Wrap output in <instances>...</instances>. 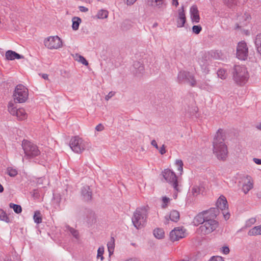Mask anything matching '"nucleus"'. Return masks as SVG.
<instances>
[{"label":"nucleus","instance_id":"1","mask_svg":"<svg viewBox=\"0 0 261 261\" xmlns=\"http://www.w3.org/2000/svg\"><path fill=\"white\" fill-rule=\"evenodd\" d=\"M223 130L219 129L214 137L213 151L218 159L224 161L227 156V147L224 142V139L222 135Z\"/></svg>","mask_w":261,"mask_h":261},{"label":"nucleus","instance_id":"2","mask_svg":"<svg viewBox=\"0 0 261 261\" xmlns=\"http://www.w3.org/2000/svg\"><path fill=\"white\" fill-rule=\"evenodd\" d=\"M148 217V209L146 207L137 208L132 218L133 224L137 229H141L146 224Z\"/></svg>","mask_w":261,"mask_h":261},{"label":"nucleus","instance_id":"3","mask_svg":"<svg viewBox=\"0 0 261 261\" xmlns=\"http://www.w3.org/2000/svg\"><path fill=\"white\" fill-rule=\"evenodd\" d=\"M233 79L238 85H244L249 78V74L244 66L234 65L232 69Z\"/></svg>","mask_w":261,"mask_h":261},{"label":"nucleus","instance_id":"4","mask_svg":"<svg viewBox=\"0 0 261 261\" xmlns=\"http://www.w3.org/2000/svg\"><path fill=\"white\" fill-rule=\"evenodd\" d=\"M28 89L23 85H17L13 92L14 103H23L28 98Z\"/></svg>","mask_w":261,"mask_h":261},{"label":"nucleus","instance_id":"5","mask_svg":"<svg viewBox=\"0 0 261 261\" xmlns=\"http://www.w3.org/2000/svg\"><path fill=\"white\" fill-rule=\"evenodd\" d=\"M22 147L25 156L28 159L34 158L40 154V151L37 146L29 141L24 140L22 142Z\"/></svg>","mask_w":261,"mask_h":261},{"label":"nucleus","instance_id":"6","mask_svg":"<svg viewBox=\"0 0 261 261\" xmlns=\"http://www.w3.org/2000/svg\"><path fill=\"white\" fill-rule=\"evenodd\" d=\"M88 143L79 136L71 138L69 146L73 151L76 153H81L87 147Z\"/></svg>","mask_w":261,"mask_h":261},{"label":"nucleus","instance_id":"7","mask_svg":"<svg viewBox=\"0 0 261 261\" xmlns=\"http://www.w3.org/2000/svg\"><path fill=\"white\" fill-rule=\"evenodd\" d=\"M162 174L165 180L170 184L176 191H180L177 177L174 172L167 168L162 171Z\"/></svg>","mask_w":261,"mask_h":261},{"label":"nucleus","instance_id":"8","mask_svg":"<svg viewBox=\"0 0 261 261\" xmlns=\"http://www.w3.org/2000/svg\"><path fill=\"white\" fill-rule=\"evenodd\" d=\"M218 226V222L213 219H206L205 222L201 225L199 231L201 234H207L214 231Z\"/></svg>","mask_w":261,"mask_h":261},{"label":"nucleus","instance_id":"9","mask_svg":"<svg viewBox=\"0 0 261 261\" xmlns=\"http://www.w3.org/2000/svg\"><path fill=\"white\" fill-rule=\"evenodd\" d=\"M44 44L48 49H57L62 46V41L58 36H49L44 39Z\"/></svg>","mask_w":261,"mask_h":261},{"label":"nucleus","instance_id":"10","mask_svg":"<svg viewBox=\"0 0 261 261\" xmlns=\"http://www.w3.org/2000/svg\"><path fill=\"white\" fill-rule=\"evenodd\" d=\"M8 109L9 113L16 116L19 120H23L27 118V114L23 108H17L13 101H10L8 105Z\"/></svg>","mask_w":261,"mask_h":261},{"label":"nucleus","instance_id":"11","mask_svg":"<svg viewBox=\"0 0 261 261\" xmlns=\"http://www.w3.org/2000/svg\"><path fill=\"white\" fill-rule=\"evenodd\" d=\"M177 79L179 83H189L192 87L195 86L196 84L194 75L190 72L185 71L179 72Z\"/></svg>","mask_w":261,"mask_h":261},{"label":"nucleus","instance_id":"12","mask_svg":"<svg viewBox=\"0 0 261 261\" xmlns=\"http://www.w3.org/2000/svg\"><path fill=\"white\" fill-rule=\"evenodd\" d=\"M248 55V48L246 43L244 41L239 42L237 48V57L241 60H245Z\"/></svg>","mask_w":261,"mask_h":261},{"label":"nucleus","instance_id":"13","mask_svg":"<svg viewBox=\"0 0 261 261\" xmlns=\"http://www.w3.org/2000/svg\"><path fill=\"white\" fill-rule=\"evenodd\" d=\"M216 206L217 207L216 208H218L219 211L220 209L222 211V214L225 220H228L230 217V214L228 212L225 213L224 212L228 209L227 201L226 198L224 196L221 195L218 199L216 202Z\"/></svg>","mask_w":261,"mask_h":261},{"label":"nucleus","instance_id":"14","mask_svg":"<svg viewBox=\"0 0 261 261\" xmlns=\"http://www.w3.org/2000/svg\"><path fill=\"white\" fill-rule=\"evenodd\" d=\"M185 236L184 229L180 227L174 228L170 232V239L171 241L174 242L179 240Z\"/></svg>","mask_w":261,"mask_h":261},{"label":"nucleus","instance_id":"15","mask_svg":"<svg viewBox=\"0 0 261 261\" xmlns=\"http://www.w3.org/2000/svg\"><path fill=\"white\" fill-rule=\"evenodd\" d=\"M210 61V59L206 53H204L201 58L199 59V64L205 73H208L210 71L208 67Z\"/></svg>","mask_w":261,"mask_h":261},{"label":"nucleus","instance_id":"16","mask_svg":"<svg viewBox=\"0 0 261 261\" xmlns=\"http://www.w3.org/2000/svg\"><path fill=\"white\" fill-rule=\"evenodd\" d=\"M81 194L85 201H89L91 200L92 198V191L89 186L86 185L82 188Z\"/></svg>","mask_w":261,"mask_h":261},{"label":"nucleus","instance_id":"17","mask_svg":"<svg viewBox=\"0 0 261 261\" xmlns=\"http://www.w3.org/2000/svg\"><path fill=\"white\" fill-rule=\"evenodd\" d=\"M190 17L193 22L198 23L200 20L199 11L196 5H193L190 10Z\"/></svg>","mask_w":261,"mask_h":261},{"label":"nucleus","instance_id":"18","mask_svg":"<svg viewBox=\"0 0 261 261\" xmlns=\"http://www.w3.org/2000/svg\"><path fill=\"white\" fill-rule=\"evenodd\" d=\"M186 21V18L184 11V6H182L180 9L178 10V16L177 19V27L178 28H181L184 26Z\"/></svg>","mask_w":261,"mask_h":261},{"label":"nucleus","instance_id":"19","mask_svg":"<svg viewBox=\"0 0 261 261\" xmlns=\"http://www.w3.org/2000/svg\"><path fill=\"white\" fill-rule=\"evenodd\" d=\"M134 73L137 76H141L144 71V67L141 62L138 61L134 62L133 64Z\"/></svg>","mask_w":261,"mask_h":261},{"label":"nucleus","instance_id":"20","mask_svg":"<svg viewBox=\"0 0 261 261\" xmlns=\"http://www.w3.org/2000/svg\"><path fill=\"white\" fill-rule=\"evenodd\" d=\"M148 4L153 7L161 10L164 9L166 7L165 0H148Z\"/></svg>","mask_w":261,"mask_h":261},{"label":"nucleus","instance_id":"21","mask_svg":"<svg viewBox=\"0 0 261 261\" xmlns=\"http://www.w3.org/2000/svg\"><path fill=\"white\" fill-rule=\"evenodd\" d=\"M204 213V215L205 217H206V219H213L216 218L217 216L218 215L219 213V211L218 208L212 207L209 210L203 211Z\"/></svg>","mask_w":261,"mask_h":261},{"label":"nucleus","instance_id":"22","mask_svg":"<svg viewBox=\"0 0 261 261\" xmlns=\"http://www.w3.org/2000/svg\"><path fill=\"white\" fill-rule=\"evenodd\" d=\"M5 56L6 59L8 60H14L16 59H20L23 58V56L11 50L7 51L5 54Z\"/></svg>","mask_w":261,"mask_h":261},{"label":"nucleus","instance_id":"23","mask_svg":"<svg viewBox=\"0 0 261 261\" xmlns=\"http://www.w3.org/2000/svg\"><path fill=\"white\" fill-rule=\"evenodd\" d=\"M204 212H202L197 214L194 218L193 222L195 225H198L199 224H203L206 219L204 215Z\"/></svg>","mask_w":261,"mask_h":261},{"label":"nucleus","instance_id":"24","mask_svg":"<svg viewBox=\"0 0 261 261\" xmlns=\"http://www.w3.org/2000/svg\"><path fill=\"white\" fill-rule=\"evenodd\" d=\"M95 221L96 219L94 213L91 210H88L87 211L86 222L89 226H91L94 224L95 222Z\"/></svg>","mask_w":261,"mask_h":261},{"label":"nucleus","instance_id":"25","mask_svg":"<svg viewBox=\"0 0 261 261\" xmlns=\"http://www.w3.org/2000/svg\"><path fill=\"white\" fill-rule=\"evenodd\" d=\"M204 187L201 185H194L191 188V192L193 196H197L204 191Z\"/></svg>","mask_w":261,"mask_h":261},{"label":"nucleus","instance_id":"26","mask_svg":"<svg viewBox=\"0 0 261 261\" xmlns=\"http://www.w3.org/2000/svg\"><path fill=\"white\" fill-rule=\"evenodd\" d=\"M205 53L208 56L210 60L212 59H219L221 58L222 56L221 53L218 50H211Z\"/></svg>","mask_w":261,"mask_h":261},{"label":"nucleus","instance_id":"27","mask_svg":"<svg viewBox=\"0 0 261 261\" xmlns=\"http://www.w3.org/2000/svg\"><path fill=\"white\" fill-rule=\"evenodd\" d=\"M198 86L201 89H203L207 91H211L213 89V86L206 81L201 82L198 84Z\"/></svg>","mask_w":261,"mask_h":261},{"label":"nucleus","instance_id":"28","mask_svg":"<svg viewBox=\"0 0 261 261\" xmlns=\"http://www.w3.org/2000/svg\"><path fill=\"white\" fill-rule=\"evenodd\" d=\"M109 255L113 254L115 248V239L114 237H111L110 240L107 243Z\"/></svg>","mask_w":261,"mask_h":261},{"label":"nucleus","instance_id":"29","mask_svg":"<svg viewBox=\"0 0 261 261\" xmlns=\"http://www.w3.org/2000/svg\"><path fill=\"white\" fill-rule=\"evenodd\" d=\"M248 234L250 236L261 234V225L251 229L248 231Z\"/></svg>","mask_w":261,"mask_h":261},{"label":"nucleus","instance_id":"30","mask_svg":"<svg viewBox=\"0 0 261 261\" xmlns=\"http://www.w3.org/2000/svg\"><path fill=\"white\" fill-rule=\"evenodd\" d=\"M254 42L257 52L261 55V33L256 35Z\"/></svg>","mask_w":261,"mask_h":261},{"label":"nucleus","instance_id":"31","mask_svg":"<svg viewBox=\"0 0 261 261\" xmlns=\"http://www.w3.org/2000/svg\"><path fill=\"white\" fill-rule=\"evenodd\" d=\"M72 28L73 30L76 31L79 28L80 24L81 23L82 20L80 17H74L72 20Z\"/></svg>","mask_w":261,"mask_h":261},{"label":"nucleus","instance_id":"32","mask_svg":"<svg viewBox=\"0 0 261 261\" xmlns=\"http://www.w3.org/2000/svg\"><path fill=\"white\" fill-rule=\"evenodd\" d=\"M253 187V182L249 179L247 183L243 185L242 190L245 194H247Z\"/></svg>","mask_w":261,"mask_h":261},{"label":"nucleus","instance_id":"33","mask_svg":"<svg viewBox=\"0 0 261 261\" xmlns=\"http://www.w3.org/2000/svg\"><path fill=\"white\" fill-rule=\"evenodd\" d=\"M170 219L172 221L177 222L179 219V213L176 210L172 211L170 214Z\"/></svg>","mask_w":261,"mask_h":261},{"label":"nucleus","instance_id":"34","mask_svg":"<svg viewBox=\"0 0 261 261\" xmlns=\"http://www.w3.org/2000/svg\"><path fill=\"white\" fill-rule=\"evenodd\" d=\"M154 237L158 239H161L164 237V231L162 228H156L153 231Z\"/></svg>","mask_w":261,"mask_h":261},{"label":"nucleus","instance_id":"35","mask_svg":"<svg viewBox=\"0 0 261 261\" xmlns=\"http://www.w3.org/2000/svg\"><path fill=\"white\" fill-rule=\"evenodd\" d=\"M66 231L69 232L70 234H71L73 237L75 239H79V232L77 230L70 227L69 226H67L66 227Z\"/></svg>","mask_w":261,"mask_h":261},{"label":"nucleus","instance_id":"36","mask_svg":"<svg viewBox=\"0 0 261 261\" xmlns=\"http://www.w3.org/2000/svg\"><path fill=\"white\" fill-rule=\"evenodd\" d=\"M33 219L34 220V222L37 224H39L42 222V217L41 213L39 211H36L35 212Z\"/></svg>","mask_w":261,"mask_h":261},{"label":"nucleus","instance_id":"37","mask_svg":"<svg viewBox=\"0 0 261 261\" xmlns=\"http://www.w3.org/2000/svg\"><path fill=\"white\" fill-rule=\"evenodd\" d=\"M9 207L13 208L15 213L16 214H19L22 212V208L20 205L10 203L9 204Z\"/></svg>","mask_w":261,"mask_h":261},{"label":"nucleus","instance_id":"38","mask_svg":"<svg viewBox=\"0 0 261 261\" xmlns=\"http://www.w3.org/2000/svg\"><path fill=\"white\" fill-rule=\"evenodd\" d=\"M108 11L105 10H101L98 11L97 14V18L99 19H104L108 17Z\"/></svg>","mask_w":261,"mask_h":261},{"label":"nucleus","instance_id":"39","mask_svg":"<svg viewBox=\"0 0 261 261\" xmlns=\"http://www.w3.org/2000/svg\"><path fill=\"white\" fill-rule=\"evenodd\" d=\"M175 165L177 167V170L180 172V174H181L183 171V166L184 164L181 160H176L175 161Z\"/></svg>","mask_w":261,"mask_h":261},{"label":"nucleus","instance_id":"40","mask_svg":"<svg viewBox=\"0 0 261 261\" xmlns=\"http://www.w3.org/2000/svg\"><path fill=\"white\" fill-rule=\"evenodd\" d=\"M0 220L6 222H9V218L4 210L0 209Z\"/></svg>","mask_w":261,"mask_h":261},{"label":"nucleus","instance_id":"41","mask_svg":"<svg viewBox=\"0 0 261 261\" xmlns=\"http://www.w3.org/2000/svg\"><path fill=\"white\" fill-rule=\"evenodd\" d=\"M224 3L229 8H231L237 6L238 0H224Z\"/></svg>","mask_w":261,"mask_h":261},{"label":"nucleus","instance_id":"42","mask_svg":"<svg viewBox=\"0 0 261 261\" xmlns=\"http://www.w3.org/2000/svg\"><path fill=\"white\" fill-rule=\"evenodd\" d=\"M217 75L221 79H225L226 77V70L224 69H220L217 71Z\"/></svg>","mask_w":261,"mask_h":261},{"label":"nucleus","instance_id":"43","mask_svg":"<svg viewBox=\"0 0 261 261\" xmlns=\"http://www.w3.org/2000/svg\"><path fill=\"white\" fill-rule=\"evenodd\" d=\"M4 261H20L19 256L18 255L6 256Z\"/></svg>","mask_w":261,"mask_h":261},{"label":"nucleus","instance_id":"44","mask_svg":"<svg viewBox=\"0 0 261 261\" xmlns=\"http://www.w3.org/2000/svg\"><path fill=\"white\" fill-rule=\"evenodd\" d=\"M7 172L8 174L11 177L15 176L18 172L16 169H13L11 167H8L7 169Z\"/></svg>","mask_w":261,"mask_h":261},{"label":"nucleus","instance_id":"45","mask_svg":"<svg viewBox=\"0 0 261 261\" xmlns=\"http://www.w3.org/2000/svg\"><path fill=\"white\" fill-rule=\"evenodd\" d=\"M104 253V248L103 247H99L98 250H97V257L98 258L99 257L100 258L101 260H102L104 258L103 256V254Z\"/></svg>","mask_w":261,"mask_h":261},{"label":"nucleus","instance_id":"46","mask_svg":"<svg viewBox=\"0 0 261 261\" xmlns=\"http://www.w3.org/2000/svg\"><path fill=\"white\" fill-rule=\"evenodd\" d=\"M170 200L169 198L167 197H163L162 199L163 204L162 205V207L163 208H166Z\"/></svg>","mask_w":261,"mask_h":261},{"label":"nucleus","instance_id":"47","mask_svg":"<svg viewBox=\"0 0 261 261\" xmlns=\"http://www.w3.org/2000/svg\"><path fill=\"white\" fill-rule=\"evenodd\" d=\"M193 32L196 34H198L202 30V28L200 25H194L192 27Z\"/></svg>","mask_w":261,"mask_h":261},{"label":"nucleus","instance_id":"48","mask_svg":"<svg viewBox=\"0 0 261 261\" xmlns=\"http://www.w3.org/2000/svg\"><path fill=\"white\" fill-rule=\"evenodd\" d=\"M79 61L85 65H88V61L86 60V59L83 56H79Z\"/></svg>","mask_w":261,"mask_h":261},{"label":"nucleus","instance_id":"49","mask_svg":"<svg viewBox=\"0 0 261 261\" xmlns=\"http://www.w3.org/2000/svg\"><path fill=\"white\" fill-rule=\"evenodd\" d=\"M208 261H224L221 256H212Z\"/></svg>","mask_w":261,"mask_h":261},{"label":"nucleus","instance_id":"50","mask_svg":"<svg viewBox=\"0 0 261 261\" xmlns=\"http://www.w3.org/2000/svg\"><path fill=\"white\" fill-rule=\"evenodd\" d=\"M221 251L224 254H227L229 253L230 250L229 248L227 246H223L221 248Z\"/></svg>","mask_w":261,"mask_h":261},{"label":"nucleus","instance_id":"51","mask_svg":"<svg viewBox=\"0 0 261 261\" xmlns=\"http://www.w3.org/2000/svg\"><path fill=\"white\" fill-rule=\"evenodd\" d=\"M103 129L104 126L101 124H98L95 127V129L98 132L102 131Z\"/></svg>","mask_w":261,"mask_h":261},{"label":"nucleus","instance_id":"52","mask_svg":"<svg viewBox=\"0 0 261 261\" xmlns=\"http://www.w3.org/2000/svg\"><path fill=\"white\" fill-rule=\"evenodd\" d=\"M114 95V92L113 91L110 92L108 95H106L105 99L107 100H108L111 97H112Z\"/></svg>","mask_w":261,"mask_h":261},{"label":"nucleus","instance_id":"53","mask_svg":"<svg viewBox=\"0 0 261 261\" xmlns=\"http://www.w3.org/2000/svg\"><path fill=\"white\" fill-rule=\"evenodd\" d=\"M159 152L161 154H164L166 153V150L165 149V145H163L160 148Z\"/></svg>","mask_w":261,"mask_h":261},{"label":"nucleus","instance_id":"54","mask_svg":"<svg viewBox=\"0 0 261 261\" xmlns=\"http://www.w3.org/2000/svg\"><path fill=\"white\" fill-rule=\"evenodd\" d=\"M79 10L83 12H86L88 11V9L84 6H80Z\"/></svg>","mask_w":261,"mask_h":261},{"label":"nucleus","instance_id":"55","mask_svg":"<svg viewBox=\"0 0 261 261\" xmlns=\"http://www.w3.org/2000/svg\"><path fill=\"white\" fill-rule=\"evenodd\" d=\"M253 161L255 164L257 165H261V159L253 158Z\"/></svg>","mask_w":261,"mask_h":261},{"label":"nucleus","instance_id":"56","mask_svg":"<svg viewBox=\"0 0 261 261\" xmlns=\"http://www.w3.org/2000/svg\"><path fill=\"white\" fill-rule=\"evenodd\" d=\"M137 0H126V3L127 5H133Z\"/></svg>","mask_w":261,"mask_h":261},{"label":"nucleus","instance_id":"57","mask_svg":"<svg viewBox=\"0 0 261 261\" xmlns=\"http://www.w3.org/2000/svg\"><path fill=\"white\" fill-rule=\"evenodd\" d=\"M151 144L155 148L158 149V144L155 140H153L151 142Z\"/></svg>","mask_w":261,"mask_h":261},{"label":"nucleus","instance_id":"58","mask_svg":"<svg viewBox=\"0 0 261 261\" xmlns=\"http://www.w3.org/2000/svg\"><path fill=\"white\" fill-rule=\"evenodd\" d=\"M173 5H175L176 7L179 5L178 0H172Z\"/></svg>","mask_w":261,"mask_h":261},{"label":"nucleus","instance_id":"59","mask_svg":"<svg viewBox=\"0 0 261 261\" xmlns=\"http://www.w3.org/2000/svg\"><path fill=\"white\" fill-rule=\"evenodd\" d=\"M42 77L45 80H48V75L47 74H43Z\"/></svg>","mask_w":261,"mask_h":261},{"label":"nucleus","instance_id":"60","mask_svg":"<svg viewBox=\"0 0 261 261\" xmlns=\"http://www.w3.org/2000/svg\"><path fill=\"white\" fill-rule=\"evenodd\" d=\"M256 127L258 129H260L261 130V122H260L259 124H258Z\"/></svg>","mask_w":261,"mask_h":261},{"label":"nucleus","instance_id":"61","mask_svg":"<svg viewBox=\"0 0 261 261\" xmlns=\"http://www.w3.org/2000/svg\"><path fill=\"white\" fill-rule=\"evenodd\" d=\"M4 191V188L3 186L0 184V193H2Z\"/></svg>","mask_w":261,"mask_h":261},{"label":"nucleus","instance_id":"62","mask_svg":"<svg viewBox=\"0 0 261 261\" xmlns=\"http://www.w3.org/2000/svg\"><path fill=\"white\" fill-rule=\"evenodd\" d=\"M250 19V15H247L246 17V19H245V20L246 21H247L248 20H249Z\"/></svg>","mask_w":261,"mask_h":261},{"label":"nucleus","instance_id":"63","mask_svg":"<svg viewBox=\"0 0 261 261\" xmlns=\"http://www.w3.org/2000/svg\"><path fill=\"white\" fill-rule=\"evenodd\" d=\"M250 221H251V222H252V223H253V222H255V220H254V219H250Z\"/></svg>","mask_w":261,"mask_h":261},{"label":"nucleus","instance_id":"64","mask_svg":"<svg viewBox=\"0 0 261 261\" xmlns=\"http://www.w3.org/2000/svg\"><path fill=\"white\" fill-rule=\"evenodd\" d=\"M125 261H134L132 259H127Z\"/></svg>","mask_w":261,"mask_h":261}]
</instances>
